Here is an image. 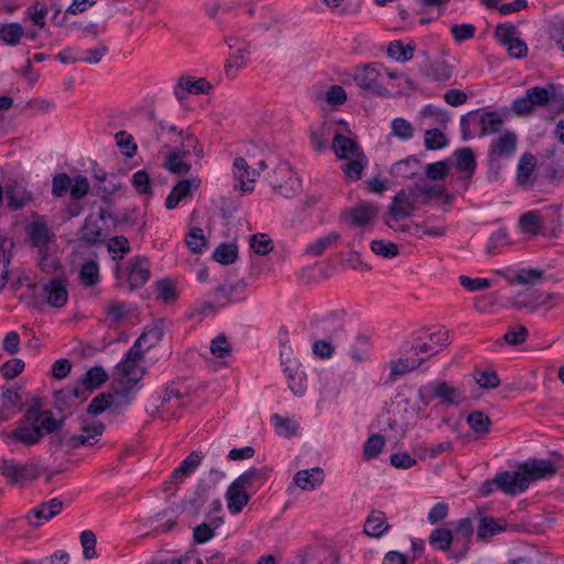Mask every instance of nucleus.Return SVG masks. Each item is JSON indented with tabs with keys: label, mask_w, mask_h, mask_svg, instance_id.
I'll list each match as a JSON object with an SVG mask.
<instances>
[{
	"label": "nucleus",
	"mask_w": 564,
	"mask_h": 564,
	"mask_svg": "<svg viewBox=\"0 0 564 564\" xmlns=\"http://www.w3.org/2000/svg\"><path fill=\"white\" fill-rule=\"evenodd\" d=\"M449 339L448 330L440 328L436 332L415 337L406 351L417 359H422V365L431 357L435 356L443 347L447 346Z\"/></svg>",
	"instance_id": "4"
},
{
	"label": "nucleus",
	"mask_w": 564,
	"mask_h": 564,
	"mask_svg": "<svg viewBox=\"0 0 564 564\" xmlns=\"http://www.w3.org/2000/svg\"><path fill=\"white\" fill-rule=\"evenodd\" d=\"M332 148L337 158L343 160H349L359 153H364L352 139L341 133H336L333 139Z\"/></svg>",
	"instance_id": "36"
},
{
	"label": "nucleus",
	"mask_w": 564,
	"mask_h": 564,
	"mask_svg": "<svg viewBox=\"0 0 564 564\" xmlns=\"http://www.w3.org/2000/svg\"><path fill=\"white\" fill-rule=\"evenodd\" d=\"M268 479V470L265 468H250L242 473L234 481L238 482L247 490H257Z\"/></svg>",
	"instance_id": "40"
},
{
	"label": "nucleus",
	"mask_w": 564,
	"mask_h": 564,
	"mask_svg": "<svg viewBox=\"0 0 564 564\" xmlns=\"http://www.w3.org/2000/svg\"><path fill=\"white\" fill-rule=\"evenodd\" d=\"M93 173H94L95 188L97 191V195H100V196L111 195L120 188V183L117 182V178L115 175H112L110 177L109 186H106L105 182L107 181L108 173L97 166L94 167Z\"/></svg>",
	"instance_id": "45"
},
{
	"label": "nucleus",
	"mask_w": 564,
	"mask_h": 564,
	"mask_svg": "<svg viewBox=\"0 0 564 564\" xmlns=\"http://www.w3.org/2000/svg\"><path fill=\"white\" fill-rule=\"evenodd\" d=\"M344 315L343 311H333L324 316H313L310 321L311 339L319 335L334 340L338 338L345 330Z\"/></svg>",
	"instance_id": "10"
},
{
	"label": "nucleus",
	"mask_w": 564,
	"mask_h": 564,
	"mask_svg": "<svg viewBox=\"0 0 564 564\" xmlns=\"http://www.w3.org/2000/svg\"><path fill=\"white\" fill-rule=\"evenodd\" d=\"M199 180L186 178L177 182L165 199L166 209H174L185 199L192 198L194 192L199 187Z\"/></svg>",
	"instance_id": "20"
},
{
	"label": "nucleus",
	"mask_w": 564,
	"mask_h": 564,
	"mask_svg": "<svg viewBox=\"0 0 564 564\" xmlns=\"http://www.w3.org/2000/svg\"><path fill=\"white\" fill-rule=\"evenodd\" d=\"M416 45L411 41L404 44L401 40H395L388 45V56L397 62H409L413 58Z\"/></svg>",
	"instance_id": "43"
},
{
	"label": "nucleus",
	"mask_w": 564,
	"mask_h": 564,
	"mask_svg": "<svg viewBox=\"0 0 564 564\" xmlns=\"http://www.w3.org/2000/svg\"><path fill=\"white\" fill-rule=\"evenodd\" d=\"M78 280L84 288H91L99 283V265L95 260L85 261L79 269Z\"/></svg>",
	"instance_id": "49"
},
{
	"label": "nucleus",
	"mask_w": 564,
	"mask_h": 564,
	"mask_svg": "<svg viewBox=\"0 0 564 564\" xmlns=\"http://www.w3.org/2000/svg\"><path fill=\"white\" fill-rule=\"evenodd\" d=\"M33 217L35 218L25 226V232L30 246L39 249L40 253H44L54 238V232L48 228L43 216L34 214Z\"/></svg>",
	"instance_id": "12"
},
{
	"label": "nucleus",
	"mask_w": 564,
	"mask_h": 564,
	"mask_svg": "<svg viewBox=\"0 0 564 564\" xmlns=\"http://www.w3.org/2000/svg\"><path fill=\"white\" fill-rule=\"evenodd\" d=\"M370 249L377 256L386 259H393L399 254L397 243L383 239H375L370 242Z\"/></svg>",
	"instance_id": "60"
},
{
	"label": "nucleus",
	"mask_w": 564,
	"mask_h": 564,
	"mask_svg": "<svg viewBox=\"0 0 564 564\" xmlns=\"http://www.w3.org/2000/svg\"><path fill=\"white\" fill-rule=\"evenodd\" d=\"M243 289L245 284L242 283H228L215 288L210 295L217 306L225 307L230 302L239 301Z\"/></svg>",
	"instance_id": "26"
},
{
	"label": "nucleus",
	"mask_w": 564,
	"mask_h": 564,
	"mask_svg": "<svg viewBox=\"0 0 564 564\" xmlns=\"http://www.w3.org/2000/svg\"><path fill=\"white\" fill-rule=\"evenodd\" d=\"M150 261L145 257L131 258L127 264V283L131 291L144 286L151 278Z\"/></svg>",
	"instance_id": "13"
},
{
	"label": "nucleus",
	"mask_w": 564,
	"mask_h": 564,
	"mask_svg": "<svg viewBox=\"0 0 564 564\" xmlns=\"http://www.w3.org/2000/svg\"><path fill=\"white\" fill-rule=\"evenodd\" d=\"M422 359L413 358L408 351L405 356L397 360H391L389 364V373L384 380V384L394 383L400 377L420 368Z\"/></svg>",
	"instance_id": "21"
},
{
	"label": "nucleus",
	"mask_w": 564,
	"mask_h": 564,
	"mask_svg": "<svg viewBox=\"0 0 564 564\" xmlns=\"http://www.w3.org/2000/svg\"><path fill=\"white\" fill-rule=\"evenodd\" d=\"M543 225V217L539 210L525 212L518 220L520 231L531 236L541 235Z\"/></svg>",
	"instance_id": "37"
},
{
	"label": "nucleus",
	"mask_w": 564,
	"mask_h": 564,
	"mask_svg": "<svg viewBox=\"0 0 564 564\" xmlns=\"http://www.w3.org/2000/svg\"><path fill=\"white\" fill-rule=\"evenodd\" d=\"M390 127V135L400 141H409L414 137L415 128L409 120L402 117L394 118Z\"/></svg>",
	"instance_id": "57"
},
{
	"label": "nucleus",
	"mask_w": 564,
	"mask_h": 564,
	"mask_svg": "<svg viewBox=\"0 0 564 564\" xmlns=\"http://www.w3.org/2000/svg\"><path fill=\"white\" fill-rule=\"evenodd\" d=\"M188 155H191V150L186 149V144L175 147L167 153L164 166L173 174H187L191 165L184 159Z\"/></svg>",
	"instance_id": "25"
},
{
	"label": "nucleus",
	"mask_w": 564,
	"mask_h": 564,
	"mask_svg": "<svg viewBox=\"0 0 564 564\" xmlns=\"http://www.w3.org/2000/svg\"><path fill=\"white\" fill-rule=\"evenodd\" d=\"M293 480L303 490H314L323 484L324 470L319 467L299 470Z\"/></svg>",
	"instance_id": "30"
},
{
	"label": "nucleus",
	"mask_w": 564,
	"mask_h": 564,
	"mask_svg": "<svg viewBox=\"0 0 564 564\" xmlns=\"http://www.w3.org/2000/svg\"><path fill=\"white\" fill-rule=\"evenodd\" d=\"M517 149V134L507 131L499 138L491 141L488 154L490 162L498 161L501 158H510Z\"/></svg>",
	"instance_id": "19"
},
{
	"label": "nucleus",
	"mask_w": 564,
	"mask_h": 564,
	"mask_svg": "<svg viewBox=\"0 0 564 564\" xmlns=\"http://www.w3.org/2000/svg\"><path fill=\"white\" fill-rule=\"evenodd\" d=\"M145 126L151 129V133L149 135H144V138H153L166 149H171L173 144L175 147H178V144H185L184 140L187 132L178 129L175 124L169 121H155L153 111L148 112Z\"/></svg>",
	"instance_id": "7"
},
{
	"label": "nucleus",
	"mask_w": 564,
	"mask_h": 564,
	"mask_svg": "<svg viewBox=\"0 0 564 564\" xmlns=\"http://www.w3.org/2000/svg\"><path fill=\"white\" fill-rule=\"evenodd\" d=\"M497 489L507 495H519L512 477V471L498 473L494 479H487L484 481L478 491L481 497H488Z\"/></svg>",
	"instance_id": "16"
},
{
	"label": "nucleus",
	"mask_w": 564,
	"mask_h": 564,
	"mask_svg": "<svg viewBox=\"0 0 564 564\" xmlns=\"http://www.w3.org/2000/svg\"><path fill=\"white\" fill-rule=\"evenodd\" d=\"M4 194L8 207L11 210H21L33 199V194L28 191L23 184L17 181H12L6 185Z\"/></svg>",
	"instance_id": "22"
},
{
	"label": "nucleus",
	"mask_w": 564,
	"mask_h": 564,
	"mask_svg": "<svg viewBox=\"0 0 564 564\" xmlns=\"http://www.w3.org/2000/svg\"><path fill=\"white\" fill-rule=\"evenodd\" d=\"M24 406L22 395L19 390H3L2 404L0 408V420L8 421Z\"/></svg>",
	"instance_id": "29"
},
{
	"label": "nucleus",
	"mask_w": 564,
	"mask_h": 564,
	"mask_svg": "<svg viewBox=\"0 0 564 564\" xmlns=\"http://www.w3.org/2000/svg\"><path fill=\"white\" fill-rule=\"evenodd\" d=\"M203 457L204 455L200 452H192L181 462L178 467L173 470L171 475L172 481L178 484L191 476L200 465Z\"/></svg>",
	"instance_id": "32"
},
{
	"label": "nucleus",
	"mask_w": 564,
	"mask_h": 564,
	"mask_svg": "<svg viewBox=\"0 0 564 564\" xmlns=\"http://www.w3.org/2000/svg\"><path fill=\"white\" fill-rule=\"evenodd\" d=\"M466 422L469 427L478 435H485L489 432V427L492 424L490 417L481 411H473L467 417Z\"/></svg>",
	"instance_id": "58"
},
{
	"label": "nucleus",
	"mask_w": 564,
	"mask_h": 564,
	"mask_svg": "<svg viewBox=\"0 0 564 564\" xmlns=\"http://www.w3.org/2000/svg\"><path fill=\"white\" fill-rule=\"evenodd\" d=\"M101 236L99 220L93 215L87 216L80 229V240L87 243H97L101 241Z\"/></svg>",
	"instance_id": "51"
},
{
	"label": "nucleus",
	"mask_w": 564,
	"mask_h": 564,
	"mask_svg": "<svg viewBox=\"0 0 564 564\" xmlns=\"http://www.w3.org/2000/svg\"><path fill=\"white\" fill-rule=\"evenodd\" d=\"M482 111L481 109L469 111L460 117V131L463 140L467 141L476 135L479 137V131L482 130Z\"/></svg>",
	"instance_id": "28"
},
{
	"label": "nucleus",
	"mask_w": 564,
	"mask_h": 564,
	"mask_svg": "<svg viewBox=\"0 0 564 564\" xmlns=\"http://www.w3.org/2000/svg\"><path fill=\"white\" fill-rule=\"evenodd\" d=\"M474 380L478 384V388H498L500 384L498 373L491 369H475Z\"/></svg>",
	"instance_id": "63"
},
{
	"label": "nucleus",
	"mask_w": 564,
	"mask_h": 564,
	"mask_svg": "<svg viewBox=\"0 0 564 564\" xmlns=\"http://www.w3.org/2000/svg\"><path fill=\"white\" fill-rule=\"evenodd\" d=\"M24 35V29L19 22L0 23V40L9 45L17 46Z\"/></svg>",
	"instance_id": "52"
},
{
	"label": "nucleus",
	"mask_w": 564,
	"mask_h": 564,
	"mask_svg": "<svg viewBox=\"0 0 564 564\" xmlns=\"http://www.w3.org/2000/svg\"><path fill=\"white\" fill-rule=\"evenodd\" d=\"M507 524L502 519H496L492 517H484L477 528V536L481 540L489 539L502 531H505Z\"/></svg>",
	"instance_id": "44"
},
{
	"label": "nucleus",
	"mask_w": 564,
	"mask_h": 564,
	"mask_svg": "<svg viewBox=\"0 0 564 564\" xmlns=\"http://www.w3.org/2000/svg\"><path fill=\"white\" fill-rule=\"evenodd\" d=\"M42 467L34 462L20 464L15 459L2 458L0 460V475L6 477L11 485L34 480L42 475Z\"/></svg>",
	"instance_id": "9"
},
{
	"label": "nucleus",
	"mask_w": 564,
	"mask_h": 564,
	"mask_svg": "<svg viewBox=\"0 0 564 564\" xmlns=\"http://www.w3.org/2000/svg\"><path fill=\"white\" fill-rule=\"evenodd\" d=\"M163 332L161 328L154 326L151 328H147L134 341L131 348L137 347V351L144 355V351L149 350L153 346H155L162 338Z\"/></svg>",
	"instance_id": "47"
},
{
	"label": "nucleus",
	"mask_w": 564,
	"mask_h": 564,
	"mask_svg": "<svg viewBox=\"0 0 564 564\" xmlns=\"http://www.w3.org/2000/svg\"><path fill=\"white\" fill-rule=\"evenodd\" d=\"M227 508L231 514L240 513L250 500V495L238 482L232 481L226 491Z\"/></svg>",
	"instance_id": "24"
},
{
	"label": "nucleus",
	"mask_w": 564,
	"mask_h": 564,
	"mask_svg": "<svg viewBox=\"0 0 564 564\" xmlns=\"http://www.w3.org/2000/svg\"><path fill=\"white\" fill-rule=\"evenodd\" d=\"M143 355L137 348H129L121 361H119L112 373V379L119 384H137L144 376L142 366Z\"/></svg>",
	"instance_id": "6"
},
{
	"label": "nucleus",
	"mask_w": 564,
	"mask_h": 564,
	"mask_svg": "<svg viewBox=\"0 0 564 564\" xmlns=\"http://www.w3.org/2000/svg\"><path fill=\"white\" fill-rule=\"evenodd\" d=\"M109 379L108 372L101 366H94L77 381L75 388H99Z\"/></svg>",
	"instance_id": "42"
},
{
	"label": "nucleus",
	"mask_w": 564,
	"mask_h": 564,
	"mask_svg": "<svg viewBox=\"0 0 564 564\" xmlns=\"http://www.w3.org/2000/svg\"><path fill=\"white\" fill-rule=\"evenodd\" d=\"M556 294L554 293H540L536 290H528L519 292L512 299V306L518 310L528 308L531 312H535L540 306L546 305Z\"/></svg>",
	"instance_id": "17"
},
{
	"label": "nucleus",
	"mask_w": 564,
	"mask_h": 564,
	"mask_svg": "<svg viewBox=\"0 0 564 564\" xmlns=\"http://www.w3.org/2000/svg\"><path fill=\"white\" fill-rule=\"evenodd\" d=\"M104 423L93 422L90 424L84 425L82 427L83 433L79 435H73L69 441L75 448L85 445H93L97 442L98 437L104 433Z\"/></svg>",
	"instance_id": "34"
},
{
	"label": "nucleus",
	"mask_w": 564,
	"mask_h": 564,
	"mask_svg": "<svg viewBox=\"0 0 564 564\" xmlns=\"http://www.w3.org/2000/svg\"><path fill=\"white\" fill-rule=\"evenodd\" d=\"M482 130L479 131V137L497 133L503 123L502 117L496 111H482Z\"/></svg>",
	"instance_id": "62"
},
{
	"label": "nucleus",
	"mask_w": 564,
	"mask_h": 564,
	"mask_svg": "<svg viewBox=\"0 0 564 564\" xmlns=\"http://www.w3.org/2000/svg\"><path fill=\"white\" fill-rule=\"evenodd\" d=\"M340 234L336 231H332L327 234L326 236L319 237L316 240H314L312 243L307 245L305 248V253L313 256V257H319L322 256L328 248L335 246L338 240L340 239Z\"/></svg>",
	"instance_id": "48"
},
{
	"label": "nucleus",
	"mask_w": 564,
	"mask_h": 564,
	"mask_svg": "<svg viewBox=\"0 0 564 564\" xmlns=\"http://www.w3.org/2000/svg\"><path fill=\"white\" fill-rule=\"evenodd\" d=\"M554 95V86H534L525 90L524 95L516 98L511 109L518 117H529L539 107H546Z\"/></svg>",
	"instance_id": "5"
},
{
	"label": "nucleus",
	"mask_w": 564,
	"mask_h": 564,
	"mask_svg": "<svg viewBox=\"0 0 564 564\" xmlns=\"http://www.w3.org/2000/svg\"><path fill=\"white\" fill-rule=\"evenodd\" d=\"M448 144L444 132L440 129H429L424 133V145L427 150H440Z\"/></svg>",
	"instance_id": "64"
},
{
	"label": "nucleus",
	"mask_w": 564,
	"mask_h": 564,
	"mask_svg": "<svg viewBox=\"0 0 564 564\" xmlns=\"http://www.w3.org/2000/svg\"><path fill=\"white\" fill-rule=\"evenodd\" d=\"M312 352L315 357L319 359H330L335 354V345L333 344L334 339L330 338H316L312 339Z\"/></svg>",
	"instance_id": "61"
},
{
	"label": "nucleus",
	"mask_w": 564,
	"mask_h": 564,
	"mask_svg": "<svg viewBox=\"0 0 564 564\" xmlns=\"http://www.w3.org/2000/svg\"><path fill=\"white\" fill-rule=\"evenodd\" d=\"M454 541L452 530L440 527L432 531L429 538L430 544L438 551H448Z\"/></svg>",
	"instance_id": "55"
},
{
	"label": "nucleus",
	"mask_w": 564,
	"mask_h": 564,
	"mask_svg": "<svg viewBox=\"0 0 564 564\" xmlns=\"http://www.w3.org/2000/svg\"><path fill=\"white\" fill-rule=\"evenodd\" d=\"M378 207L371 203L362 202L349 210L351 224L355 226H366L378 216Z\"/></svg>",
	"instance_id": "39"
},
{
	"label": "nucleus",
	"mask_w": 564,
	"mask_h": 564,
	"mask_svg": "<svg viewBox=\"0 0 564 564\" xmlns=\"http://www.w3.org/2000/svg\"><path fill=\"white\" fill-rule=\"evenodd\" d=\"M535 165L536 160L532 153L525 152L520 158L517 166V181L520 185H527L529 183L530 176L534 171Z\"/></svg>",
	"instance_id": "56"
},
{
	"label": "nucleus",
	"mask_w": 564,
	"mask_h": 564,
	"mask_svg": "<svg viewBox=\"0 0 564 564\" xmlns=\"http://www.w3.org/2000/svg\"><path fill=\"white\" fill-rule=\"evenodd\" d=\"M270 185L279 195L292 197L297 192L299 180L294 176L291 166L283 162L270 175Z\"/></svg>",
	"instance_id": "11"
},
{
	"label": "nucleus",
	"mask_w": 564,
	"mask_h": 564,
	"mask_svg": "<svg viewBox=\"0 0 564 564\" xmlns=\"http://www.w3.org/2000/svg\"><path fill=\"white\" fill-rule=\"evenodd\" d=\"M420 167V160L414 155H409L393 163L390 169V174L395 178H412L419 173Z\"/></svg>",
	"instance_id": "35"
},
{
	"label": "nucleus",
	"mask_w": 564,
	"mask_h": 564,
	"mask_svg": "<svg viewBox=\"0 0 564 564\" xmlns=\"http://www.w3.org/2000/svg\"><path fill=\"white\" fill-rule=\"evenodd\" d=\"M382 69H384V66L381 63H370L358 66L354 73V80L358 87L375 96L388 97L390 93L380 82Z\"/></svg>",
	"instance_id": "8"
},
{
	"label": "nucleus",
	"mask_w": 564,
	"mask_h": 564,
	"mask_svg": "<svg viewBox=\"0 0 564 564\" xmlns=\"http://www.w3.org/2000/svg\"><path fill=\"white\" fill-rule=\"evenodd\" d=\"M238 257V247L235 243H220L214 251L213 259L221 264H231Z\"/></svg>",
	"instance_id": "59"
},
{
	"label": "nucleus",
	"mask_w": 564,
	"mask_h": 564,
	"mask_svg": "<svg viewBox=\"0 0 564 564\" xmlns=\"http://www.w3.org/2000/svg\"><path fill=\"white\" fill-rule=\"evenodd\" d=\"M247 45L238 47L237 51L227 59L225 72L228 78H236L238 70L247 65L246 56L248 54Z\"/></svg>",
	"instance_id": "54"
},
{
	"label": "nucleus",
	"mask_w": 564,
	"mask_h": 564,
	"mask_svg": "<svg viewBox=\"0 0 564 564\" xmlns=\"http://www.w3.org/2000/svg\"><path fill=\"white\" fill-rule=\"evenodd\" d=\"M223 523L221 517L210 518L209 523H200L194 528L193 540L196 544H203L208 542L215 536V530Z\"/></svg>",
	"instance_id": "46"
},
{
	"label": "nucleus",
	"mask_w": 564,
	"mask_h": 564,
	"mask_svg": "<svg viewBox=\"0 0 564 564\" xmlns=\"http://www.w3.org/2000/svg\"><path fill=\"white\" fill-rule=\"evenodd\" d=\"M390 529L384 512L373 510L366 519L364 532L371 538H380Z\"/></svg>",
	"instance_id": "38"
},
{
	"label": "nucleus",
	"mask_w": 564,
	"mask_h": 564,
	"mask_svg": "<svg viewBox=\"0 0 564 564\" xmlns=\"http://www.w3.org/2000/svg\"><path fill=\"white\" fill-rule=\"evenodd\" d=\"M11 438L14 442L21 443L25 446H31L39 444L43 437L37 427V424L26 423L18 425L11 432Z\"/></svg>",
	"instance_id": "33"
},
{
	"label": "nucleus",
	"mask_w": 564,
	"mask_h": 564,
	"mask_svg": "<svg viewBox=\"0 0 564 564\" xmlns=\"http://www.w3.org/2000/svg\"><path fill=\"white\" fill-rule=\"evenodd\" d=\"M232 174L235 178L240 182V189L242 192L252 191L253 187L248 186L246 182L253 183L259 176V172L256 169H250L243 158L235 159L232 164Z\"/></svg>",
	"instance_id": "31"
},
{
	"label": "nucleus",
	"mask_w": 564,
	"mask_h": 564,
	"mask_svg": "<svg viewBox=\"0 0 564 564\" xmlns=\"http://www.w3.org/2000/svg\"><path fill=\"white\" fill-rule=\"evenodd\" d=\"M43 292L46 295V302L55 308L64 307L68 301V291L65 281L62 279H51L43 285Z\"/></svg>",
	"instance_id": "23"
},
{
	"label": "nucleus",
	"mask_w": 564,
	"mask_h": 564,
	"mask_svg": "<svg viewBox=\"0 0 564 564\" xmlns=\"http://www.w3.org/2000/svg\"><path fill=\"white\" fill-rule=\"evenodd\" d=\"M283 372L288 379V388H302L306 380V375L301 362L293 357V351H283L280 354Z\"/></svg>",
	"instance_id": "15"
},
{
	"label": "nucleus",
	"mask_w": 564,
	"mask_h": 564,
	"mask_svg": "<svg viewBox=\"0 0 564 564\" xmlns=\"http://www.w3.org/2000/svg\"><path fill=\"white\" fill-rule=\"evenodd\" d=\"M86 390H54L55 409L61 413L58 419H55L53 412L43 410L44 402L40 398H33L32 403L25 410L23 419L25 423L37 424L42 437L45 434H53L62 430L66 415L64 414L67 409L65 399L66 397L79 398ZM93 392L94 390H88Z\"/></svg>",
	"instance_id": "1"
},
{
	"label": "nucleus",
	"mask_w": 564,
	"mask_h": 564,
	"mask_svg": "<svg viewBox=\"0 0 564 564\" xmlns=\"http://www.w3.org/2000/svg\"><path fill=\"white\" fill-rule=\"evenodd\" d=\"M455 167L463 173L462 180H470L475 173L477 162L471 148H460L454 152Z\"/></svg>",
	"instance_id": "27"
},
{
	"label": "nucleus",
	"mask_w": 564,
	"mask_h": 564,
	"mask_svg": "<svg viewBox=\"0 0 564 564\" xmlns=\"http://www.w3.org/2000/svg\"><path fill=\"white\" fill-rule=\"evenodd\" d=\"M368 165V159L364 153L350 158L347 163L341 166L344 175L349 181H358L362 176L364 170Z\"/></svg>",
	"instance_id": "50"
},
{
	"label": "nucleus",
	"mask_w": 564,
	"mask_h": 564,
	"mask_svg": "<svg viewBox=\"0 0 564 564\" xmlns=\"http://www.w3.org/2000/svg\"><path fill=\"white\" fill-rule=\"evenodd\" d=\"M455 392L456 390H417V397L424 405L434 399H440L442 404H457Z\"/></svg>",
	"instance_id": "53"
},
{
	"label": "nucleus",
	"mask_w": 564,
	"mask_h": 564,
	"mask_svg": "<svg viewBox=\"0 0 564 564\" xmlns=\"http://www.w3.org/2000/svg\"><path fill=\"white\" fill-rule=\"evenodd\" d=\"M63 510V501L58 498H52L39 506L32 508L25 516L28 523L34 528L41 527L50 521Z\"/></svg>",
	"instance_id": "14"
},
{
	"label": "nucleus",
	"mask_w": 564,
	"mask_h": 564,
	"mask_svg": "<svg viewBox=\"0 0 564 564\" xmlns=\"http://www.w3.org/2000/svg\"><path fill=\"white\" fill-rule=\"evenodd\" d=\"M134 390H113L96 395L87 406V413L99 415L108 410L112 415L120 414L132 401Z\"/></svg>",
	"instance_id": "3"
},
{
	"label": "nucleus",
	"mask_w": 564,
	"mask_h": 564,
	"mask_svg": "<svg viewBox=\"0 0 564 564\" xmlns=\"http://www.w3.org/2000/svg\"><path fill=\"white\" fill-rule=\"evenodd\" d=\"M414 212L404 189L397 192L389 206V215L395 221L404 217H410Z\"/></svg>",
	"instance_id": "41"
},
{
	"label": "nucleus",
	"mask_w": 564,
	"mask_h": 564,
	"mask_svg": "<svg viewBox=\"0 0 564 564\" xmlns=\"http://www.w3.org/2000/svg\"><path fill=\"white\" fill-rule=\"evenodd\" d=\"M556 470L554 463L545 459L531 458L521 463L519 470L512 471L518 494L524 492L532 481L553 477Z\"/></svg>",
	"instance_id": "2"
},
{
	"label": "nucleus",
	"mask_w": 564,
	"mask_h": 564,
	"mask_svg": "<svg viewBox=\"0 0 564 564\" xmlns=\"http://www.w3.org/2000/svg\"><path fill=\"white\" fill-rule=\"evenodd\" d=\"M212 88V84L204 77L197 79L193 77H181L174 86V95L180 102H183L186 98V93L193 95L208 94Z\"/></svg>",
	"instance_id": "18"
}]
</instances>
